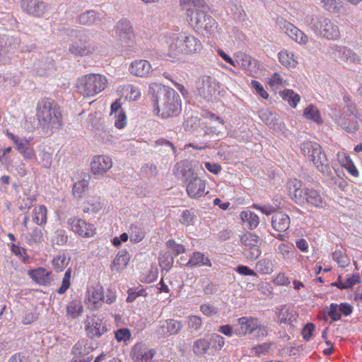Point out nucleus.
<instances>
[{
    "label": "nucleus",
    "mask_w": 362,
    "mask_h": 362,
    "mask_svg": "<svg viewBox=\"0 0 362 362\" xmlns=\"http://www.w3.org/2000/svg\"><path fill=\"white\" fill-rule=\"evenodd\" d=\"M177 167V176H181L183 182L187 185L189 182L197 177V175L193 170V166L191 162L188 160H183L176 165Z\"/></svg>",
    "instance_id": "27"
},
{
    "label": "nucleus",
    "mask_w": 362,
    "mask_h": 362,
    "mask_svg": "<svg viewBox=\"0 0 362 362\" xmlns=\"http://www.w3.org/2000/svg\"><path fill=\"white\" fill-rule=\"evenodd\" d=\"M70 257L63 253L54 257L52 259V265L57 272H61L66 268L69 262Z\"/></svg>",
    "instance_id": "46"
},
{
    "label": "nucleus",
    "mask_w": 362,
    "mask_h": 362,
    "mask_svg": "<svg viewBox=\"0 0 362 362\" xmlns=\"http://www.w3.org/2000/svg\"><path fill=\"white\" fill-rule=\"evenodd\" d=\"M151 88L156 90L152 96L153 106L162 117H174L180 112V95L173 89L158 84H153Z\"/></svg>",
    "instance_id": "1"
},
{
    "label": "nucleus",
    "mask_w": 362,
    "mask_h": 362,
    "mask_svg": "<svg viewBox=\"0 0 362 362\" xmlns=\"http://www.w3.org/2000/svg\"><path fill=\"white\" fill-rule=\"evenodd\" d=\"M291 220L288 215L283 212H277L273 215L272 218V228L281 233H278L276 236L279 240L284 241L287 238L286 231L290 227Z\"/></svg>",
    "instance_id": "20"
},
{
    "label": "nucleus",
    "mask_w": 362,
    "mask_h": 362,
    "mask_svg": "<svg viewBox=\"0 0 362 362\" xmlns=\"http://www.w3.org/2000/svg\"><path fill=\"white\" fill-rule=\"evenodd\" d=\"M275 315L277 322L290 326L293 325V322L296 321L298 316L293 308L287 305H284L276 308Z\"/></svg>",
    "instance_id": "24"
},
{
    "label": "nucleus",
    "mask_w": 362,
    "mask_h": 362,
    "mask_svg": "<svg viewBox=\"0 0 362 362\" xmlns=\"http://www.w3.org/2000/svg\"><path fill=\"white\" fill-rule=\"evenodd\" d=\"M339 309L340 308H339L338 304H330L329 309L327 312V315L332 319V321H337L340 320L341 314V312L339 311Z\"/></svg>",
    "instance_id": "58"
},
{
    "label": "nucleus",
    "mask_w": 362,
    "mask_h": 362,
    "mask_svg": "<svg viewBox=\"0 0 362 362\" xmlns=\"http://www.w3.org/2000/svg\"><path fill=\"white\" fill-rule=\"evenodd\" d=\"M53 241L58 245H64L68 241V236L63 229H57L54 233Z\"/></svg>",
    "instance_id": "56"
},
{
    "label": "nucleus",
    "mask_w": 362,
    "mask_h": 362,
    "mask_svg": "<svg viewBox=\"0 0 362 362\" xmlns=\"http://www.w3.org/2000/svg\"><path fill=\"white\" fill-rule=\"evenodd\" d=\"M83 312V306L81 300L73 299L66 306V314L72 318H76Z\"/></svg>",
    "instance_id": "39"
},
{
    "label": "nucleus",
    "mask_w": 362,
    "mask_h": 362,
    "mask_svg": "<svg viewBox=\"0 0 362 362\" xmlns=\"http://www.w3.org/2000/svg\"><path fill=\"white\" fill-rule=\"evenodd\" d=\"M209 341L212 349L216 351H220L225 344L224 337L217 334H211Z\"/></svg>",
    "instance_id": "53"
},
{
    "label": "nucleus",
    "mask_w": 362,
    "mask_h": 362,
    "mask_svg": "<svg viewBox=\"0 0 362 362\" xmlns=\"http://www.w3.org/2000/svg\"><path fill=\"white\" fill-rule=\"evenodd\" d=\"M88 300L92 302L94 308L101 305L103 299L105 298L103 288L100 286L92 287L88 290Z\"/></svg>",
    "instance_id": "36"
},
{
    "label": "nucleus",
    "mask_w": 362,
    "mask_h": 362,
    "mask_svg": "<svg viewBox=\"0 0 362 362\" xmlns=\"http://www.w3.org/2000/svg\"><path fill=\"white\" fill-rule=\"evenodd\" d=\"M76 39L70 45L69 50L74 55L86 56L94 51V47L88 42L83 30H73Z\"/></svg>",
    "instance_id": "14"
},
{
    "label": "nucleus",
    "mask_w": 362,
    "mask_h": 362,
    "mask_svg": "<svg viewBox=\"0 0 362 362\" xmlns=\"http://www.w3.org/2000/svg\"><path fill=\"white\" fill-rule=\"evenodd\" d=\"M242 221L247 224L251 230L257 227L259 223L258 216L251 211H243L240 214Z\"/></svg>",
    "instance_id": "38"
},
{
    "label": "nucleus",
    "mask_w": 362,
    "mask_h": 362,
    "mask_svg": "<svg viewBox=\"0 0 362 362\" xmlns=\"http://www.w3.org/2000/svg\"><path fill=\"white\" fill-rule=\"evenodd\" d=\"M210 347V342L205 339H199L194 342L193 351L197 356L204 355Z\"/></svg>",
    "instance_id": "42"
},
{
    "label": "nucleus",
    "mask_w": 362,
    "mask_h": 362,
    "mask_svg": "<svg viewBox=\"0 0 362 362\" xmlns=\"http://www.w3.org/2000/svg\"><path fill=\"white\" fill-rule=\"evenodd\" d=\"M158 262L162 270L168 272L173 267L174 258L167 252H160L159 254Z\"/></svg>",
    "instance_id": "44"
},
{
    "label": "nucleus",
    "mask_w": 362,
    "mask_h": 362,
    "mask_svg": "<svg viewBox=\"0 0 362 362\" xmlns=\"http://www.w3.org/2000/svg\"><path fill=\"white\" fill-rule=\"evenodd\" d=\"M200 311L206 316L210 317L218 313V308L211 303H204L200 305Z\"/></svg>",
    "instance_id": "57"
},
{
    "label": "nucleus",
    "mask_w": 362,
    "mask_h": 362,
    "mask_svg": "<svg viewBox=\"0 0 362 362\" xmlns=\"http://www.w3.org/2000/svg\"><path fill=\"white\" fill-rule=\"evenodd\" d=\"M33 221L38 226H43L47 221V210L45 206L40 205L33 210Z\"/></svg>",
    "instance_id": "37"
},
{
    "label": "nucleus",
    "mask_w": 362,
    "mask_h": 362,
    "mask_svg": "<svg viewBox=\"0 0 362 362\" xmlns=\"http://www.w3.org/2000/svg\"><path fill=\"white\" fill-rule=\"evenodd\" d=\"M181 267L190 268L201 267H211V260L204 253L200 252H194L191 254L189 259L186 263H180Z\"/></svg>",
    "instance_id": "29"
},
{
    "label": "nucleus",
    "mask_w": 362,
    "mask_h": 362,
    "mask_svg": "<svg viewBox=\"0 0 362 362\" xmlns=\"http://www.w3.org/2000/svg\"><path fill=\"white\" fill-rule=\"evenodd\" d=\"M155 354L154 349H146L141 345H136L132 351L133 358L136 361L150 362Z\"/></svg>",
    "instance_id": "30"
},
{
    "label": "nucleus",
    "mask_w": 362,
    "mask_h": 362,
    "mask_svg": "<svg viewBox=\"0 0 362 362\" xmlns=\"http://www.w3.org/2000/svg\"><path fill=\"white\" fill-rule=\"evenodd\" d=\"M107 80L100 74H90L77 80L76 89L83 97H93L105 89Z\"/></svg>",
    "instance_id": "8"
},
{
    "label": "nucleus",
    "mask_w": 362,
    "mask_h": 362,
    "mask_svg": "<svg viewBox=\"0 0 362 362\" xmlns=\"http://www.w3.org/2000/svg\"><path fill=\"white\" fill-rule=\"evenodd\" d=\"M200 81L197 88L198 94L206 102L216 100L224 91L223 86L213 77L204 76Z\"/></svg>",
    "instance_id": "10"
},
{
    "label": "nucleus",
    "mask_w": 362,
    "mask_h": 362,
    "mask_svg": "<svg viewBox=\"0 0 362 362\" xmlns=\"http://www.w3.org/2000/svg\"><path fill=\"white\" fill-rule=\"evenodd\" d=\"M146 296V293L145 290L141 288L139 290H135L133 288H129L128 290V296L127 298V301L129 303L133 302L136 300V298L139 296Z\"/></svg>",
    "instance_id": "63"
},
{
    "label": "nucleus",
    "mask_w": 362,
    "mask_h": 362,
    "mask_svg": "<svg viewBox=\"0 0 362 362\" xmlns=\"http://www.w3.org/2000/svg\"><path fill=\"white\" fill-rule=\"evenodd\" d=\"M202 325V319L200 316L189 315L187 317V325L192 333H199Z\"/></svg>",
    "instance_id": "40"
},
{
    "label": "nucleus",
    "mask_w": 362,
    "mask_h": 362,
    "mask_svg": "<svg viewBox=\"0 0 362 362\" xmlns=\"http://www.w3.org/2000/svg\"><path fill=\"white\" fill-rule=\"evenodd\" d=\"M275 21L279 28L293 41L300 45H305L308 42V37L302 30L282 17H277Z\"/></svg>",
    "instance_id": "15"
},
{
    "label": "nucleus",
    "mask_w": 362,
    "mask_h": 362,
    "mask_svg": "<svg viewBox=\"0 0 362 362\" xmlns=\"http://www.w3.org/2000/svg\"><path fill=\"white\" fill-rule=\"evenodd\" d=\"M31 231L28 233L26 238L28 243L30 245L33 243H40L43 240V235L41 229L37 227L30 228Z\"/></svg>",
    "instance_id": "49"
},
{
    "label": "nucleus",
    "mask_w": 362,
    "mask_h": 362,
    "mask_svg": "<svg viewBox=\"0 0 362 362\" xmlns=\"http://www.w3.org/2000/svg\"><path fill=\"white\" fill-rule=\"evenodd\" d=\"M21 6L24 12L34 17H43L49 10V5L42 0H21Z\"/></svg>",
    "instance_id": "18"
},
{
    "label": "nucleus",
    "mask_w": 362,
    "mask_h": 362,
    "mask_svg": "<svg viewBox=\"0 0 362 362\" xmlns=\"http://www.w3.org/2000/svg\"><path fill=\"white\" fill-rule=\"evenodd\" d=\"M282 98L292 107H296L300 100V95L290 89H286L282 92Z\"/></svg>",
    "instance_id": "48"
},
{
    "label": "nucleus",
    "mask_w": 362,
    "mask_h": 362,
    "mask_svg": "<svg viewBox=\"0 0 362 362\" xmlns=\"http://www.w3.org/2000/svg\"><path fill=\"white\" fill-rule=\"evenodd\" d=\"M166 247L172 253L173 258L176 257L180 254H183L186 251L185 247L180 243H176L174 240H168L166 242Z\"/></svg>",
    "instance_id": "47"
},
{
    "label": "nucleus",
    "mask_w": 362,
    "mask_h": 362,
    "mask_svg": "<svg viewBox=\"0 0 362 362\" xmlns=\"http://www.w3.org/2000/svg\"><path fill=\"white\" fill-rule=\"evenodd\" d=\"M311 28L316 35L329 40H337L341 36L339 26L328 18L320 17Z\"/></svg>",
    "instance_id": "11"
},
{
    "label": "nucleus",
    "mask_w": 362,
    "mask_h": 362,
    "mask_svg": "<svg viewBox=\"0 0 362 362\" xmlns=\"http://www.w3.org/2000/svg\"><path fill=\"white\" fill-rule=\"evenodd\" d=\"M235 66L238 65L245 70H249L252 67V57L243 52H238L235 55Z\"/></svg>",
    "instance_id": "41"
},
{
    "label": "nucleus",
    "mask_w": 362,
    "mask_h": 362,
    "mask_svg": "<svg viewBox=\"0 0 362 362\" xmlns=\"http://www.w3.org/2000/svg\"><path fill=\"white\" fill-rule=\"evenodd\" d=\"M151 69L150 63L146 60L141 59L132 62L129 70L133 75L144 77L150 72Z\"/></svg>",
    "instance_id": "32"
},
{
    "label": "nucleus",
    "mask_w": 362,
    "mask_h": 362,
    "mask_svg": "<svg viewBox=\"0 0 362 362\" xmlns=\"http://www.w3.org/2000/svg\"><path fill=\"white\" fill-rule=\"evenodd\" d=\"M88 183L86 180H78L74 183L72 192L76 197H81L83 192L88 187Z\"/></svg>",
    "instance_id": "55"
},
{
    "label": "nucleus",
    "mask_w": 362,
    "mask_h": 362,
    "mask_svg": "<svg viewBox=\"0 0 362 362\" xmlns=\"http://www.w3.org/2000/svg\"><path fill=\"white\" fill-rule=\"evenodd\" d=\"M202 117L204 118L209 119L211 123L214 124H219L223 125L225 123L224 120L221 117L209 110L204 111L202 113Z\"/></svg>",
    "instance_id": "60"
},
{
    "label": "nucleus",
    "mask_w": 362,
    "mask_h": 362,
    "mask_svg": "<svg viewBox=\"0 0 362 362\" xmlns=\"http://www.w3.org/2000/svg\"><path fill=\"white\" fill-rule=\"evenodd\" d=\"M290 198L298 205L323 208L326 201L323 192L313 187H303L300 180L293 178L287 182Z\"/></svg>",
    "instance_id": "2"
},
{
    "label": "nucleus",
    "mask_w": 362,
    "mask_h": 362,
    "mask_svg": "<svg viewBox=\"0 0 362 362\" xmlns=\"http://www.w3.org/2000/svg\"><path fill=\"white\" fill-rule=\"evenodd\" d=\"M67 223L70 230L76 234L82 237H91L95 234V227L90 223H88L86 221L77 218L72 217L68 219Z\"/></svg>",
    "instance_id": "19"
},
{
    "label": "nucleus",
    "mask_w": 362,
    "mask_h": 362,
    "mask_svg": "<svg viewBox=\"0 0 362 362\" xmlns=\"http://www.w3.org/2000/svg\"><path fill=\"white\" fill-rule=\"evenodd\" d=\"M115 339L117 341H127L131 337V332L127 328H121L115 332Z\"/></svg>",
    "instance_id": "59"
},
{
    "label": "nucleus",
    "mask_w": 362,
    "mask_h": 362,
    "mask_svg": "<svg viewBox=\"0 0 362 362\" xmlns=\"http://www.w3.org/2000/svg\"><path fill=\"white\" fill-rule=\"evenodd\" d=\"M112 166V159L106 156H95L90 163L91 173L97 177L103 176Z\"/></svg>",
    "instance_id": "21"
},
{
    "label": "nucleus",
    "mask_w": 362,
    "mask_h": 362,
    "mask_svg": "<svg viewBox=\"0 0 362 362\" xmlns=\"http://www.w3.org/2000/svg\"><path fill=\"white\" fill-rule=\"evenodd\" d=\"M71 276V269L70 268H69L68 269H66V271L64 275L61 286L57 290V293L59 294H61V295L64 294L69 289V288L70 287V285H71V282H70Z\"/></svg>",
    "instance_id": "54"
},
{
    "label": "nucleus",
    "mask_w": 362,
    "mask_h": 362,
    "mask_svg": "<svg viewBox=\"0 0 362 362\" xmlns=\"http://www.w3.org/2000/svg\"><path fill=\"white\" fill-rule=\"evenodd\" d=\"M98 18V14L93 11H87L77 18V22L83 25H91Z\"/></svg>",
    "instance_id": "45"
},
{
    "label": "nucleus",
    "mask_w": 362,
    "mask_h": 362,
    "mask_svg": "<svg viewBox=\"0 0 362 362\" xmlns=\"http://www.w3.org/2000/svg\"><path fill=\"white\" fill-rule=\"evenodd\" d=\"M278 57L280 63L286 67H296L298 64V58L293 52L281 50Z\"/></svg>",
    "instance_id": "35"
},
{
    "label": "nucleus",
    "mask_w": 362,
    "mask_h": 362,
    "mask_svg": "<svg viewBox=\"0 0 362 362\" xmlns=\"http://www.w3.org/2000/svg\"><path fill=\"white\" fill-rule=\"evenodd\" d=\"M187 15L189 18L190 24L197 32L207 37L215 35L218 24L215 19L206 12L199 8L188 9Z\"/></svg>",
    "instance_id": "7"
},
{
    "label": "nucleus",
    "mask_w": 362,
    "mask_h": 362,
    "mask_svg": "<svg viewBox=\"0 0 362 362\" xmlns=\"http://www.w3.org/2000/svg\"><path fill=\"white\" fill-rule=\"evenodd\" d=\"M343 103L332 110V118L341 129L348 133H355L359 128L358 110L349 96L343 97Z\"/></svg>",
    "instance_id": "3"
},
{
    "label": "nucleus",
    "mask_w": 362,
    "mask_h": 362,
    "mask_svg": "<svg viewBox=\"0 0 362 362\" xmlns=\"http://www.w3.org/2000/svg\"><path fill=\"white\" fill-rule=\"evenodd\" d=\"M117 91L127 99L137 100L141 97V92L138 87L132 84H126L118 88Z\"/></svg>",
    "instance_id": "33"
},
{
    "label": "nucleus",
    "mask_w": 362,
    "mask_h": 362,
    "mask_svg": "<svg viewBox=\"0 0 362 362\" xmlns=\"http://www.w3.org/2000/svg\"><path fill=\"white\" fill-rule=\"evenodd\" d=\"M206 183L200 177H195L186 185L187 193L190 198L197 199L205 194Z\"/></svg>",
    "instance_id": "28"
},
{
    "label": "nucleus",
    "mask_w": 362,
    "mask_h": 362,
    "mask_svg": "<svg viewBox=\"0 0 362 362\" xmlns=\"http://www.w3.org/2000/svg\"><path fill=\"white\" fill-rule=\"evenodd\" d=\"M182 323L177 320L168 319L160 322L156 333L159 337H165L178 334L182 329Z\"/></svg>",
    "instance_id": "22"
},
{
    "label": "nucleus",
    "mask_w": 362,
    "mask_h": 362,
    "mask_svg": "<svg viewBox=\"0 0 362 362\" xmlns=\"http://www.w3.org/2000/svg\"><path fill=\"white\" fill-rule=\"evenodd\" d=\"M240 241L244 246L243 254L247 259L255 260L260 256L261 240L258 235L254 233L247 232L241 236Z\"/></svg>",
    "instance_id": "13"
},
{
    "label": "nucleus",
    "mask_w": 362,
    "mask_h": 362,
    "mask_svg": "<svg viewBox=\"0 0 362 362\" xmlns=\"http://www.w3.org/2000/svg\"><path fill=\"white\" fill-rule=\"evenodd\" d=\"M40 162L39 163L45 168H49L51 166L52 157V155L46 151H42L40 155Z\"/></svg>",
    "instance_id": "62"
},
{
    "label": "nucleus",
    "mask_w": 362,
    "mask_h": 362,
    "mask_svg": "<svg viewBox=\"0 0 362 362\" xmlns=\"http://www.w3.org/2000/svg\"><path fill=\"white\" fill-rule=\"evenodd\" d=\"M332 259L341 267H346L349 264V258L340 250H336L332 253Z\"/></svg>",
    "instance_id": "52"
},
{
    "label": "nucleus",
    "mask_w": 362,
    "mask_h": 362,
    "mask_svg": "<svg viewBox=\"0 0 362 362\" xmlns=\"http://www.w3.org/2000/svg\"><path fill=\"white\" fill-rule=\"evenodd\" d=\"M322 7L330 13H338L341 8L340 3L337 0H321Z\"/></svg>",
    "instance_id": "51"
},
{
    "label": "nucleus",
    "mask_w": 362,
    "mask_h": 362,
    "mask_svg": "<svg viewBox=\"0 0 362 362\" xmlns=\"http://www.w3.org/2000/svg\"><path fill=\"white\" fill-rule=\"evenodd\" d=\"M255 268L261 274H269L273 272V264L271 260L263 259L257 262Z\"/></svg>",
    "instance_id": "50"
},
{
    "label": "nucleus",
    "mask_w": 362,
    "mask_h": 362,
    "mask_svg": "<svg viewBox=\"0 0 362 362\" xmlns=\"http://www.w3.org/2000/svg\"><path fill=\"white\" fill-rule=\"evenodd\" d=\"M166 43L170 50L182 54H194L199 53L202 47V43L197 37L187 33H168Z\"/></svg>",
    "instance_id": "5"
},
{
    "label": "nucleus",
    "mask_w": 362,
    "mask_h": 362,
    "mask_svg": "<svg viewBox=\"0 0 362 362\" xmlns=\"http://www.w3.org/2000/svg\"><path fill=\"white\" fill-rule=\"evenodd\" d=\"M116 35L122 43L130 44L134 40V33L132 25L127 19H121L116 26Z\"/></svg>",
    "instance_id": "23"
},
{
    "label": "nucleus",
    "mask_w": 362,
    "mask_h": 362,
    "mask_svg": "<svg viewBox=\"0 0 362 362\" xmlns=\"http://www.w3.org/2000/svg\"><path fill=\"white\" fill-rule=\"evenodd\" d=\"M303 115L308 119L312 120L317 124L322 123L318 109L313 105H308L304 110Z\"/></svg>",
    "instance_id": "43"
},
{
    "label": "nucleus",
    "mask_w": 362,
    "mask_h": 362,
    "mask_svg": "<svg viewBox=\"0 0 362 362\" xmlns=\"http://www.w3.org/2000/svg\"><path fill=\"white\" fill-rule=\"evenodd\" d=\"M93 351L92 347L89 345L88 340L81 339L74 345L71 349V354L74 358H79L88 356Z\"/></svg>",
    "instance_id": "31"
},
{
    "label": "nucleus",
    "mask_w": 362,
    "mask_h": 362,
    "mask_svg": "<svg viewBox=\"0 0 362 362\" xmlns=\"http://www.w3.org/2000/svg\"><path fill=\"white\" fill-rule=\"evenodd\" d=\"M85 330L90 339L100 338L107 332V327L103 320L96 315L88 316L85 321Z\"/></svg>",
    "instance_id": "17"
},
{
    "label": "nucleus",
    "mask_w": 362,
    "mask_h": 362,
    "mask_svg": "<svg viewBox=\"0 0 362 362\" xmlns=\"http://www.w3.org/2000/svg\"><path fill=\"white\" fill-rule=\"evenodd\" d=\"M18 49L25 51L23 47H21L17 37L4 35L0 38V53L3 57V63H7Z\"/></svg>",
    "instance_id": "16"
},
{
    "label": "nucleus",
    "mask_w": 362,
    "mask_h": 362,
    "mask_svg": "<svg viewBox=\"0 0 362 362\" xmlns=\"http://www.w3.org/2000/svg\"><path fill=\"white\" fill-rule=\"evenodd\" d=\"M28 274L35 283L40 286H49L53 280L51 272L44 267L30 269Z\"/></svg>",
    "instance_id": "26"
},
{
    "label": "nucleus",
    "mask_w": 362,
    "mask_h": 362,
    "mask_svg": "<svg viewBox=\"0 0 362 362\" xmlns=\"http://www.w3.org/2000/svg\"><path fill=\"white\" fill-rule=\"evenodd\" d=\"M302 153L313 161L317 169L324 175L330 177L334 183H337V178L332 176V173L322 147L315 142L306 141L300 145Z\"/></svg>",
    "instance_id": "6"
},
{
    "label": "nucleus",
    "mask_w": 362,
    "mask_h": 362,
    "mask_svg": "<svg viewBox=\"0 0 362 362\" xmlns=\"http://www.w3.org/2000/svg\"><path fill=\"white\" fill-rule=\"evenodd\" d=\"M217 331L228 337H231L234 334L236 335V327L235 325L232 326L228 324L221 325L218 328Z\"/></svg>",
    "instance_id": "61"
},
{
    "label": "nucleus",
    "mask_w": 362,
    "mask_h": 362,
    "mask_svg": "<svg viewBox=\"0 0 362 362\" xmlns=\"http://www.w3.org/2000/svg\"><path fill=\"white\" fill-rule=\"evenodd\" d=\"M315 326L313 323H307L302 329L301 334L303 338L305 341H309L313 336V333L315 330Z\"/></svg>",
    "instance_id": "64"
},
{
    "label": "nucleus",
    "mask_w": 362,
    "mask_h": 362,
    "mask_svg": "<svg viewBox=\"0 0 362 362\" xmlns=\"http://www.w3.org/2000/svg\"><path fill=\"white\" fill-rule=\"evenodd\" d=\"M236 335L244 337L254 334L257 338H263L267 335V327L261 324L257 318L252 317H241L237 319Z\"/></svg>",
    "instance_id": "9"
},
{
    "label": "nucleus",
    "mask_w": 362,
    "mask_h": 362,
    "mask_svg": "<svg viewBox=\"0 0 362 362\" xmlns=\"http://www.w3.org/2000/svg\"><path fill=\"white\" fill-rule=\"evenodd\" d=\"M130 256L126 250L118 252L111 265L112 270L119 271L124 269L128 264Z\"/></svg>",
    "instance_id": "34"
},
{
    "label": "nucleus",
    "mask_w": 362,
    "mask_h": 362,
    "mask_svg": "<svg viewBox=\"0 0 362 362\" xmlns=\"http://www.w3.org/2000/svg\"><path fill=\"white\" fill-rule=\"evenodd\" d=\"M37 117L41 127L46 133L59 129L62 124L59 106L50 98H44L38 102Z\"/></svg>",
    "instance_id": "4"
},
{
    "label": "nucleus",
    "mask_w": 362,
    "mask_h": 362,
    "mask_svg": "<svg viewBox=\"0 0 362 362\" xmlns=\"http://www.w3.org/2000/svg\"><path fill=\"white\" fill-rule=\"evenodd\" d=\"M327 53L335 62L349 64L361 62V57L346 46L332 45L328 47Z\"/></svg>",
    "instance_id": "12"
},
{
    "label": "nucleus",
    "mask_w": 362,
    "mask_h": 362,
    "mask_svg": "<svg viewBox=\"0 0 362 362\" xmlns=\"http://www.w3.org/2000/svg\"><path fill=\"white\" fill-rule=\"evenodd\" d=\"M37 52L32 53L31 59H33V67L37 71L39 74H48L49 71L54 69V61L48 56H42L40 58Z\"/></svg>",
    "instance_id": "25"
}]
</instances>
